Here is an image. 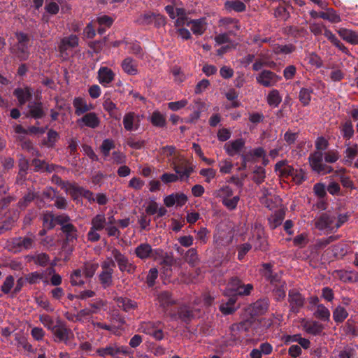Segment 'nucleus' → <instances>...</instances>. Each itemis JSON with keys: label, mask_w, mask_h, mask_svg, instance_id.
<instances>
[{"label": "nucleus", "mask_w": 358, "mask_h": 358, "mask_svg": "<svg viewBox=\"0 0 358 358\" xmlns=\"http://www.w3.org/2000/svg\"><path fill=\"white\" fill-rule=\"evenodd\" d=\"M36 236L32 233H29L25 236L13 238L10 245L11 249L16 252L33 249L36 245Z\"/></svg>", "instance_id": "6e6552de"}, {"label": "nucleus", "mask_w": 358, "mask_h": 358, "mask_svg": "<svg viewBox=\"0 0 358 358\" xmlns=\"http://www.w3.org/2000/svg\"><path fill=\"white\" fill-rule=\"evenodd\" d=\"M117 307L126 313L134 311L138 308V303L128 297L116 296L113 298Z\"/></svg>", "instance_id": "2eb2a0df"}, {"label": "nucleus", "mask_w": 358, "mask_h": 358, "mask_svg": "<svg viewBox=\"0 0 358 358\" xmlns=\"http://www.w3.org/2000/svg\"><path fill=\"white\" fill-rule=\"evenodd\" d=\"M103 107L112 118L116 120H120L121 119L120 112L117 108L116 104L113 103L110 99L107 98L103 101Z\"/></svg>", "instance_id": "2f4dec72"}, {"label": "nucleus", "mask_w": 358, "mask_h": 358, "mask_svg": "<svg viewBox=\"0 0 358 358\" xmlns=\"http://www.w3.org/2000/svg\"><path fill=\"white\" fill-rule=\"evenodd\" d=\"M101 271L98 275L99 281L103 289H107L113 285V273L115 267L113 258L108 257L101 264Z\"/></svg>", "instance_id": "39448f33"}, {"label": "nucleus", "mask_w": 358, "mask_h": 358, "mask_svg": "<svg viewBox=\"0 0 358 358\" xmlns=\"http://www.w3.org/2000/svg\"><path fill=\"white\" fill-rule=\"evenodd\" d=\"M328 141L324 137H319L315 141L317 151L310 154L308 159L312 169L319 174H327L332 172L331 166L323 163V153L328 147Z\"/></svg>", "instance_id": "7ed1b4c3"}, {"label": "nucleus", "mask_w": 358, "mask_h": 358, "mask_svg": "<svg viewBox=\"0 0 358 358\" xmlns=\"http://www.w3.org/2000/svg\"><path fill=\"white\" fill-rule=\"evenodd\" d=\"M43 226L47 229H52L55 226V218L52 213H48L43 215Z\"/></svg>", "instance_id": "338daca9"}, {"label": "nucleus", "mask_w": 358, "mask_h": 358, "mask_svg": "<svg viewBox=\"0 0 358 358\" xmlns=\"http://www.w3.org/2000/svg\"><path fill=\"white\" fill-rule=\"evenodd\" d=\"M4 220L0 222V234H3L13 229L19 218L17 210L10 209L4 215Z\"/></svg>", "instance_id": "4468645a"}, {"label": "nucleus", "mask_w": 358, "mask_h": 358, "mask_svg": "<svg viewBox=\"0 0 358 358\" xmlns=\"http://www.w3.org/2000/svg\"><path fill=\"white\" fill-rule=\"evenodd\" d=\"M99 268L98 263L87 262L82 266V273L87 278H91L94 276L95 272Z\"/></svg>", "instance_id": "a18cd8bd"}, {"label": "nucleus", "mask_w": 358, "mask_h": 358, "mask_svg": "<svg viewBox=\"0 0 358 358\" xmlns=\"http://www.w3.org/2000/svg\"><path fill=\"white\" fill-rule=\"evenodd\" d=\"M303 330L309 334L318 336L322 334L324 330V325L317 321L307 320L302 324Z\"/></svg>", "instance_id": "b1692460"}, {"label": "nucleus", "mask_w": 358, "mask_h": 358, "mask_svg": "<svg viewBox=\"0 0 358 358\" xmlns=\"http://www.w3.org/2000/svg\"><path fill=\"white\" fill-rule=\"evenodd\" d=\"M285 213L283 210H279L275 211L273 215H271L268 218V224L271 229H275L278 227H279L283 220L285 219Z\"/></svg>", "instance_id": "58836bf2"}, {"label": "nucleus", "mask_w": 358, "mask_h": 358, "mask_svg": "<svg viewBox=\"0 0 358 358\" xmlns=\"http://www.w3.org/2000/svg\"><path fill=\"white\" fill-rule=\"evenodd\" d=\"M84 189V187L78 185L75 182L72 183L69 182L64 190L66 193L70 194L74 201H76L82 197Z\"/></svg>", "instance_id": "c9c22d12"}, {"label": "nucleus", "mask_w": 358, "mask_h": 358, "mask_svg": "<svg viewBox=\"0 0 358 358\" xmlns=\"http://www.w3.org/2000/svg\"><path fill=\"white\" fill-rule=\"evenodd\" d=\"M259 273L271 290L274 300L277 302L283 301L286 296L287 283L282 278V272L274 271L273 264L271 263H264L261 266Z\"/></svg>", "instance_id": "f257e3e1"}, {"label": "nucleus", "mask_w": 358, "mask_h": 358, "mask_svg": "<svg viewBox=\"0 0 358 358\" xmlns=\"http://www.w3.org/2000/svg\"><path fill=\"white\" fill-rule=\"evenodd\" d=\"M98 80L100 84L106 86L115 78L114 72L107 66H102L98 71Z\"/></svg>", "instance_id": "a878e982"}, {"label": "nucleus", "mask_w": 358, "mask_h": 358, "mask_svg": "<svg viewBox=\"0 0 358 358\" xmlns=\"http://www.w3.org/2000/svg\"><path fill=\"white\" fill-rule=\"evenodd\" d=\"M111 255L113 257V260L115 264L117 265L118 268L122 273H127V274H134L136 269V265L131 262L129 258L118 249L114 248L111 250Z\"/></svg>", "instance_id": "0eeeda50"}, {"label": "nucleus", "mask_w": 358, "mask_h": 358, "mask_svg": "<svg viewBox=\"0 0 358 358\" xmlns=\"http://www.w3.org/2000/svg\"><path fill=\"white\" fill-rule=\"evenodd\" d=\"M32 260L36 264L41 266H46L50 262V257L46 253H40L31 257Z\"/></svg>", "instance_id": "69168bd1"}, {"label": "nucleus", "mask_w": 358, "mask_h": 358, "mask_svg": "<svg viewBox=\"0 0 358 358\" xmlns=\"http://www.w3.org/2000/svg\"><path fill=\"white\" fill-rule=\"evenodd\" d=\"M287 300L289 302V312L295 314L300 311L306 301L305 297L295 288L289 290Z\"/></svg>", "instance_id": "9b49d317"}, {"label": "nucleus", "mask_w": 358, "mask_h": 358, "mask_svg": "<svg viewBox=\"0 0 358 358\" xmlns=\"http://www.w3.org/2000/svg\"><path fill=\"white\" fill-rule=\"evenodd\" d=\"M251 327V322L248 320H244L238 323L233 324L230 327V331L245 332L249 331Z\"/></svg>", "instance_id": "e2e57ef3"}, {"label": "nucleus", "mask_w": 358, "mask_h": 358, "mask_svg": "<svg viewBox=\"0 0 358 358\" xmlns=\"http://www.w3.org/2000/svg\"><path fill=\"white\" fill-rule=\"evenodd\" d=\"M253 290V285L252 284L245 285L243 284L237 289V290L234 293H231L232 295H235L236 297L238 296H248L250 294L251 292Z\"/></svg>", "instance_id": "0e129e2a"}, {"label": "nucleus", "mask_w": 358, "mask_h": 358, "mask_svg": "<svg viewBox=\"0 0 358 358\" xmlns=\"http://www.w3.org/2000/svg\"><path fill=\"white\" fill-rule=\"evenodd\" d=\"M161 322H143L141 324L140 329L142 332L148 334L152 335L153 334V331L157 328L158 326H160Z\"/></svg>", "instance_id": "052dcab7"}, {"label": "nucleus", "mask_w": 358, "mask_h": 358, "mask_svg": "<svg viewBox=\"0 0 358 358\" xmlns=\"http://www.w3.org/2000/svg\"><path fill=\"white\" fill-rule=\"evenodd\" d=\"M187 27H191V30L194 34L201 36L206 30V19L201 17L199 19L189 20Z\"/></svg>", "instance_id": "393cba45"}, {"label": "nucleus", "mask_w": 358, "mask_h": 358, "mask_svg": "<svg viewBox=\"0 0 358 358\" xmlns=\"http://www.w3.org/2000/svg\"><path fill=\"white\" fill-rule=\"evenodd\" d=\"M348 313L345 308L338 306L333 312V318L336 323L343 322L348 317Z\"/></svg>", "instance_id": "bf43d9fd"}, {"label": "nucleus", "mask_w": 358, "mask_h": 358, "mask_svg": "<svg viewBox=\"0 0 358 358\" xmlns=\"http://www.w3.org/2000/svg\"><path fill=\"white\" fill-rule=\"evenodd\" d=\"M268 306L269 300L268 298L259 299L250 306V313L252 316L264 315L267 311Z\"/></svg>", "instance_id": "f3484780"}, {"label": "nucleus", "mask_w": 358, "mask_h": 358, "mask_svg": "<svg viewBox=\"0 0 358 358\" xmlns=\"http://www.w3.org/2000/svg\"><path fill=\"white\" fill-rule=\"evenodd\" d=\"M13 95L17 99L19 105L22 106L31 99L32 91L29 87H17L14 90Z\"/></svg>", "instance_id": "5701e85b"}, {"label": "nucleus", "mask_w": 358, "mask_h": 358, "mask_svg": "<svg viewBox=\"0 0 358 358\" xmlns=\"http://www.w3.org/2000/svg\"><path fill=\"white\" fill-rule=\"evenodd\" d=\"M273 52L276 55L290 54L295 50V46L292 44L280 45L275 44L273 48Z\"/></svg>", "instance_id": "864d4df0"}, {"label": "nucleus", "mask_w": 358, "mask_h": 358, "mask_svg": "<svg viewBox=\"0 0 358 358\" xmlns=\"http://www.w3.org/2000/svg\"><path fill=\"white\" fill-rule=\"evenodd\" d=\"M233 194L234 191L229 185L222 187L214 193V195L222 199V201L231 197Z\"/></svg>", "instance_id": "13d9d810"}, {"label": "nucleus", "mask_w": 358, "mask_h": 358, "mask_svg": "<svg viewBox=\"0 0 358 358\" xmlns=\"http://www.w3.org/2000/svg\"><path fill=\"white\" fill-rule=\"evenodd\" d=\"M243 284L241 280L237 277H232L230 278L226 290L224 294H228L229 293H234L237 289Z\"/></svg>", "instance_id": "6e6d98bb"}, {"label": "nucleus", "mask_w": 358, "mask_h": 358, "mask_svg": "<svg viewBox=\"0 0 358 358\" xmlns=\"http://www.w3.org/2000/svg\"><path fill=\"white\" fill-rule=\"evenodd\" d=\"M282 101L278 90H272L267 95V103L270 106L277 107Z\"/></svg>", "instance_id": "603ef678"}, {"label": "nucleus", "mask_w": 358, "mask_h": 358, "mask_svg": "<svg viewBox=\"0 0 358 358\" xmlns=\"http://www.w3.org/2000/svg\"><path fill=\"white\" fill-rule=\"evenodd\" d=\"M59 138V133L55 130L50 129L48 131L47 137L42 141L41 144L48 148H53Z\"/></svg>", "instance_id": "4c0bfd02"}, {"label": "nucleus", "mask_w": 358, "mask_h": 358, "mask_svg": "<svg viewBox=\"0 0 358 358\" xmlns=\"http://www.w3.org/2000/svg\"><path fill=\"white\" fill-rule=\"evenodd\" d=\"M220 24L221 26L225 27L226 29H231L229 32H232L233 29L238 31L241 28L239 20L236 18L229 17L222 18L220 20Z\"/></svg>", "instance_id": "c03bdc74"}, {"label": "nucleus", "mask_w": 358, "mask_h": 358, "mask_svg": "<svg viewBox=\"0 0 358 358\" xmlns=\"http://www.w3.org/2000/svg\"><path fill=\"white\" fill-rule=\"evenodd\" d=\"M337 31L344 41L351 44H358V32L345 28H341Z\"/></svg>", "instance_id": "72a5a7b5"}, {"label": "nucleus", "mask_w": 358, "mask_h": 358, "mask_svg": "<svg viewBox=\"0 0 358 358\" xmlns=\"http://www.w3.org/2000/svg\"><path fill=\"white\" fill-rule=\"evenodd\" d=\"M121 66L124 72L128 75L134 76L138 72L137 62L130 57L122 60Z\"/></svg>", "instance_id": "7c9ffc66"}, {"label": "nucleus", "mask_w": 358, "mask_h": 358, "mask_svg": "<svg viewBox=\"0 0 358 358\" xmlns=\"http://www.w3.org/2000/svg\"><path fill=\"white\" fill-rule=\"evenodd\" d=\"M51 332L54 336V341L57 343H66L73 336L72 330L59 319L57 320L55 327L52 328Z\"/></svg>", "instance_id": "9d476101"}, {"label": "nucleus", "mask_w": 358, "mask_h": 358, "mask_svg": "<svg viewBox=\"0 0 358 358\" xmlns=\"http://www.w3.org/2000/svg\"><path fill=\"white\" fill-rule=\"evenodd\" d=\"M151 124L158 128H164L166 125V117L159 110H155L149 118Z\"/></svg>", "instance_id": "ea45409f"}, {"label": "nucleus", "mask_w": 358, "mask_h": 358, "mask_svg": "<svg viewBox=\"0 0 358 358\" xmlns=\"http://www.w3.org/2000/svg\"><path fill=\"white\" fill-rule=\"evenodd\" d=\"M281 80L280 76L270 70H263L256 77L257 83L265 87H273Z\"/></svg>", "instance_id": "f8f14e48"}, {"label": "nucleus", "mask_w": 358, "mask_h": 358, "mask_svg": "<svg viewBox=\"0 0 358 358\" xmlns=\"http://www.w3.org/2000/svg\"><path fill=\"white\" fill-rule=\"evenodd\" d=\"M253 174L252 180L256 184L259 185L264 181L266 178V171L262 166H256L253 171Z\"/></svg>", "instance_id": "4d7b16f0"}, {"label": "nucleus", "mask_w": 358, "mask_h": 358, "mask_svg": "<svg viewBox=\"0 0 358 358\" xmlns=\"http://www.w3.org/2000/svg\"><path fill=\"white\" fill-rule=\"evenodd\" d=\"M313 89L311 87H302L299 93V99L303 106H307L311 101Z\"/></svg>", "instance_id": "37998d69"}, {"label": "nucleus", "mask_w": 358, "mask_h": 358, "mask_svg": "<svg viewBox=\"0 0 358 358\" xmlns=\"http://www.w3.org/2000/svg\"><path fill=\"white\" fill-rule=\"evenodd\" d=\"M141 119L134 112L127 113L123 117V125L127 131H131L138 129L140 126Z\"/></svg>", "instance_id": "dca6fc26"}, {"label": "nucleus", "mask_w": 358, "mask_h": 358, "mask_svg": "<svg viewBox=\"0 0 358 358\" xmlns=\"http://www.w3.org/2000/svg\"><path fill=\"white\" fill-rule=\"evenodd\" d=\"M314 316L320 320L327 322L330 318V311L323 304H319L314 313Z\"/></svg>", "instance_id": "09e8293b"}, {"label": "nucleus", "mask_w": 358, "mask_h": 358, "mask_svg": "<svg viewBox=\"0 0 358 358\" xmlns=\"http://www.w3.org/2000/svg\"><path fill=\"white\" fill-rule=\"evenodd\" d=\"M244 146L245 141L243 138H238L235 141L226 143L224 148L227 155L233 157L239 154Z\"/></svg>", "instance_id": "4be33fe9"}, {"label": "nucleus", "mask_w": 358, "mask_h": 358, "mask_svg": "<svg viewBox=\"0 0 358 358\" xmlns=\"http://www.w3.org/2000/svg\"><path fill=\"white\" fill-rule=\"evenodd\" d=\"M29 115L34 119H41L45 115L43 110V103L41 101H32L28 104Z\"/></svg>", "instance_id": "c756f323"}, {"label": "nucleus", "mask_w": 358, "mask_h": 358, "mask_svg": "<svg viewBox=\"0 0 358 358\" xmlns=\"http://www.w3.org/2000/svg\"><path fill=\"white\" fill-rule=\"evenodd\" d=\"M90 228L87 234V239L89 242L95 243L101 239L99 231L105 230L108 236L118 238L121 236V231L115 226H106V218L104 214H97L94 216L90 222Z\"/></svg>", "instance_id": "f03ea898"}, {"label": "nucleus", "mask_w": 358, "mask_h": 358, "mask_svg": "<svg viewBox=\"0 0 358 358\" xmlns=\"http://www.w3.org/2000/svg\"><path fill=\"white\" fill-rule=\"evenodd\" d=\"M171 317L173 320H176L178 317L185 323H189L194 317V313L192 308L184 305L180 306L177 314H173Z\"/></svg>", "instance_id": "412c9836"}, {"label": "nucleus", "mask_w": 358, "mask_h": 358, "mask_svg": "<svg viewBox=\"0 0 358 358\" xmlns=\"http://www.w3.org/2000/svg\"><path fill=\"white\" fill-rule=\"evenodd\" d=\"M320 18L327 20L331 23H338L341 22V17L334 9H328L326 12H320Z\"/></svg>", "instance_id": "8fccbe9b"}, {"label": "nucleus", "mask_w": 358, "mask_h": 358, "mask_svg": "<svg viewBox=\"0 0 358 358\" xmlns=\"http://www.w3.org/2000/svg\"><path fill=\"white\" fill-rule=\"evenodd\" d=\"M15 36L18 41V50L22 53L26 52L28 48L27 43L29 41V36L23 32H17Z\"/></svg>", "instance_id": "49530a36"}, {"label": "nucleus", "mask_w": 358, "mask_h": 358, "mask_svg": "<svg viewBox=\"0 0 358 358\" xmlns=\"http://www.w3.org/2000/svg\"><path fill=\"white\" fill-rule=\"evenodd\" d=\"M336 216L329 212L323 213L315 220V227L319 230L335 229Z\"/></svg>", "instance_id": "ddd939ff"}, {"label": "nucleus", "mask_w": 358, "mask_h": 358, "mask_svg": "<svg viewBox=\"0 0 358 358\" xmlns=\"http://www.w3.org/2000/svg\"><path fill=\"white\" fill-rule=\"evenodd\" d=\"M224 7L227 12L234 10L241 13L246 10V6L241 0L227 1L224 3Z\"/></svg>", "instance_id": "e433bc0d"}, {"label": "nucleus", "mask_w": 358, "mask_h": 358, "mask_svg": "<svg viewBox=\"0 0 358 358\" xmlns=\"http://www.w3.org/2000/svg\"><path fill=\"white\" fill-rule=\"evenodd\" d=\"M250 241L255 250L265 252L268 250V243L265 236L264 229L260 224L255 225L252 231V236L250 238Z\"/></svg>", "instance_id": "1a4fd4ad"}, {"label": "nucleus", "mask_w": 358, "mask_h": 358, "mask_svg": "<svg viewBox=\"0 0 358 358\" xmlns=\"http://www.w3.org/2000/svg\"><path fill=\"white\" fill-rule=\"evenodd\" d=\"M224 295L229 296V298L227 301H222V303L220 306V310L224 315L232 314L238 308V306H236L237 298L235 295H232L231 293Z\"/></svg>", "instance_id": "aec40b11"}, {"label": "nucleus", "mask_w": 358, "mask_h": 358, "mask_svg": "<svg viewBox=\"0 0 358 358\" xmlns=\"http://www.w3.org/2000/svg\"><path fill=\"white\" fill-rule=\"evenodd\" d=\"M82 122L85 126L95 129L100 124V119L94 112L87 113L80 119L78 120V123Z\"/></svg>", "instance_id": "bb28decb"}, {"label": "nucleus", "mask_w": 358, "mask_h": 358, "mask_svg": "<svg viewBox=\"0 0 358 358\" xmlns=\"http://www.w3.org/2000/svg\"><path fill=\"white\" fill-rule=\"evenodd\" d=\"M275 171L279 172L280 176L284 178L292 177L296 172V169L289 165L287 160H282L277 162L275 165Z\"/></svg>", "instance_id": "cd10ccee"}, {"label": "nucleus", "mask_w": 358, "mask_h": 358, "mask_svg": "<svg viewBox=\"0 0 358 358\" xmlns=\"http://www.w3.org/2000/svg\"><path fill=\"white\" fill-rule=\"evenodd\" d=\"M82 270L78 268L74 270L70 276V282L72 286H83L85 284V281L82 279Z\"/></svg>", "instance_id": "5fc2aeb1"}, {"label": "nucleus", "mask_w": 358, "mask_h": 358, "mask_svg": "<svg viewBox=\"0 0 358 358\" xmlns=\"http://www.w3.org/2000/svg\"><path fill=\"white\" fill-rule=\"evenodd\" d=\"M340 131L343 138L349 140L354 136V129L350 120H346L340 126Z\"/></svg>", "instance_id": "79ce46f5"}, {"label": "nucleus", "mask_w": 358, "mask_h": 358, "mask_svg": "<svg viewBox=\"0 0 358 358\" xmlns=\"http://www.w3.org/2000/svg\"><path fill=\"white\" fill-rule=\"evenodd\" d=\"M36 197V193L31 191H29L27 194H26L21 199H20L17 205L20 208L24 209L29 205L31 202L34 200Z\"/></svg>", "instance_id": "680f3d73"}, {"label": "nucleus", "mask_w": 358, "mask_h": 358, "mask_svg": "<svg viewBox=\"0 0 358 358\" xmlns=\"http://www.w3.org/2000/svg\"><path fill=\"white\" fill-rule=\"evenodd\" d=\"M324 35L327 39L343 53L348 54V49L339 41V39L329 29H325Z\"/></svg>", "instance_id": "a19ab883"}, {"label": "nucleus", "mask_w": 358, "mask_h": 358, "mask_svg": "<svg viewBox=\"0 0 358 358\" xmlns=\"http://www.w3.org/2000/svg\"><path fill=\"white\" fill-rule=\"evenodd\" d=\"M61 231L65 235V239L63 243L62 249L65 250L64 261L69 259V256L73 250V243L78 238V229L72 224H66L61 227Z\"/></svg>", "instance_id": "423d86ee"}, {"label": "nucleus", "mask_w": 358, "mask_h": 358, "mask_svg": "<svg viewBox=\"0 0 358 358\" xmlns=\"http://www.w3.org/2000/svg\"><path fill=\"white\" fill-rule=\"evenodd\" d=\"M152 246L148 243L139 244L134 250L136 256L141 260L150 259Z\"/></svg>", "instance_id": "473e14b6"}, {"label": "nucleus", "mask_w": 358, "mask_h": 358, "mask_svg": "<svg viewBox=\"0 0 358 358\" xmlns=\"http://www.w3.org/2000/svg\"><path fill=\"white\" fill-rule=\"evenodd\" d=\"M157 301L161 307L166 310L175 303L171 294L168 291H162L157 294Z\"/></svg>", "instance_id": "f704fd0d"}, {"label": "nucleus", "mask_w": 358, "mask_h": 358, "mask_svg": "<svg viewBox=\"0 0 358 358\" xmlns=\"http://www.w3.org/2000/svg\"><path fill=\"white\" fill-rule=\"evenodd\" d=\"M174 171L178 176L180 180H187L194 171L192 166L187 162H181L176 164L173 167Z\"/></svg>", "instance_id": "a211bd4d"}, {"label": "nucleus", "mask_w": 358, "mask_h": 358, "mask_svg": "<svg viewBox=\"0 0 358 358\" xmlns=\"http://www.w3.org/2000/svg\"><path fill=\"white\" fill-rule=\"evenodd\" d=\"M15 284V278L13 275H8L4 282H3L2 285L1 286V289L3 292H4L6 294H8L10 293L12 289L14 287Z\"/></svg>", "instance_id": "774afa93"}, {"label": "nucleus", "mask_w": 358, "mask_h": 358, "mask_svg": "<svg viewBox=\"0 0 358 358\" xmlns=\"http://www.w3.org/2000/svg\"><path fill=\"white\" fill-rule=\"evenodd\" d=\"M73 105L75 108V114L80 116L93 108L91 104L88 105L85 99L82 97H76L73 101Z\"/></svg>", "instance_id": "c85d7f7f"}, {"label": "nucleus", "mask_w": 358, "mask_h": 358, "mask_svg": "<svg viewBox=\"0 0 358 358\" xmlns=\"http://www.w3.org/2000/svg\"><path fill=\"white\" fill-rule=\"evenodd\" d=\"M185 262L191 266H195L199 261L197 250L195 248L189 249L185 256Z\"/></svg>", "instance_id": "de8ad7c7"}, {"label": "nucleus", "mask_w": 358, "mask_h": 358, "mask_svg": "<svg viewBox=\"0 0 358 358\" xmlns=\"http://www.w3.org/2000/svg\"><path fill=\"white\" fill-rule=\"evenodd\" d=\"M78 37L73 34L63 38L58 46L59 52L62 55L66 54L68 50L73 49L78 45Z\"/></svg>", "instance_id": "6ab92c4d"}, {"label": "nucleus", "mask_w": 358, "mask_h": 358, "mask_svg": "<svg viewBox=\"0 0 358 358\" xmlns=\"http://www.w3.org/2000/svg\"><path fill=\"white\" fill-rule=\"evenodd\" d=\"M96 354L103 358L110 357L111 358L119 357V355L130 357L133 352L128 347L121 345L117 343H110L104 347L96 350Z\"/></svg>", "instance_id": "20e7f679"}, {"label": "nucleus", "mask_w": 358, "mask_h": 358, "mask_svg": "<svg viewBox=\"0 0 358 358\" xmlns=\"http://www.w3.org/2000/svg\"><path fill=\"white\" fill-rule=\"evenodd\" d=\"M155 18V13L151 12L145 13L141 14L135 20V22L141 26H147L153 23V19Z\"/></svg>", "instance_id": "3c124183"}]
</instances>
